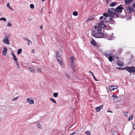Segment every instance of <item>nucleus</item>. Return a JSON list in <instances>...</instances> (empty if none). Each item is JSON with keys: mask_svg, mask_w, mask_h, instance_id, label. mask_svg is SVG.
<instances>
[{"mask_svg": "<svg viewBox=\"0 0 135 135\" xmlns=\"http://www.w3.org/2000/svg\"><path fill=\"white\" fill-rule=\"evenodd\" d=\"M94 19V17L93 16H92L91 17H89L88 20L86 21V22L90 21L91 20H93Z\"/></svg>", "mask_w": 135, "mask_h": 135, "instance_id": "obj_21", "label": "nucleus"}, {"mask_svg": "<svg viewBox=\"0 0 135 135\" xmlns=\"http://www.w3.org/2000/svg\"><path fill=\"white\" fill-rule=\"evenodd\" d=\"M117 64L119 66H123V64H121L119 62H118L117 63Z\"/></svg>", "mask_w": 135, "mask_h": 135, "instance_id": "obj_39", "label": "nucleus"}, {"mask_svg": "<svg viewBox=\"0 0 135 135\" xmlns=\"http://www.w3.org/2000/svg\"><path fill=\"white\" fill-rule=\"evenodd\" d=\"M124 115L126 116H127L128 115V113L127 112H125L124 113Z\"/></svg>", "mask_w": 135, "mask_h": 135, "instance_id": "obj_43", "label": "nucleus"}, {"mask_svg": "<svg viewBox=\"0 0 135 135\" xmlns=\"http://www.w3.org/2000/svg\"><path fill=\"white\" fill-rule=\"evenodd\" d=\"M110 112L112 113V112L111 111H108L107 112Z\"/></svg>", "mask_w": 135, "mask_h": 135, "instance_id": "obj_52", "label": "nucleus"}, {"mask_svg": "<svg viewBox=\"0 0 135 135\" xmlns=\"http://www.w3.org/2000/svg\"><path fill=\"white\" fill-rule=\"evenodd\" d=\"M109 89L111 91L114 90V89L113 88V85L110 86L109 87Z\"/></svg>", "mask_w": 135, "mask_h": 135, "instance_id": "obj_22", "label": "nucleus"}, {"mask_svg": "<svg viewBox=\"0 0 135 135\" xmlns=\"http://www.w3.org/2000/svg\"><path fill=\"white\" fill-rule=\"evenodd\" d=\"M103 18H104V17L103 16H100V17L99 19L100 20H102V19H103Z\"/></svg>", "mask_w": 135, "mask_h": 135, "instance_id": "obj_47", "label": "nucleus"}, {"mask_svg": "<svg viewBox=\"0 0 135 135\" xmlns=\"http://www.w3.org/2000/svg\"><path fill=\"white\" fill-rule=\"evenodd\" d=\"M23 39L27 41L28 42L27 44V45H29L30 44H32V42L28 38L26 37H24Z\"/></svg>", "mask_w": 135, "mask_h": 135, "instance_id": "obj_16", "label": "nucleus"}, {"mask_svg": "<svg viewBox=\"0 0 135 135\" xmlns=\"http://www.w3.org/2000/svg\"><path fill=\"white\" fill-rule=\"evenodd\" d=\"M104 21H101L97 25L95 26L94 27L96 30L99 32L105 29L106 27V25L104 23Z\"/></svg>", "mask_w": 135, "mask_h": 135, "instance_id": "obj_1", "label": "nucleus"}, {"mask_svg": "<svg viewBox=\"0 0 135 135\" xmlns=\"http://www.w3.org/2000/svg\"><path fill=\"white\" fill-rule=\"evenodd\" d=\"M12 26V24L11 23L8 22L7 23V26L8 27H11Z\"/></svg>", "mask_w": 135, "mask_h": 135, "instance_id": "obj_40", "label": "nucleus"}, {"mask_svg": "<svg viewBox=\"0 0 135 135\" xmlns=\"http://www.w3.org/2000/svg\"><path fill=\"white\" fill-rule=\"evenodd\" d=\"M16 61V65H17L18 66H19V64L18 62V61Z\"/></svg>", "mask_w": 135, "mask_h": 135, "instance_id": "obj_46", "label": "nucleus"}, {"mask_svg": "<svg viewBox=\"0 0 135 135\" xmlns=\"http://www.w3.org/2000/svg\"><path fill=\"white\" fill-rule=\"evenodd\" d=\"M133 116L132 115H131V117L128 118V120L129 121L132 120L133 118Z\"/></svg>", "mask_w": 135, "mask_h": 135, "instance_id": "obj_29", "label": "nucleus"}, {"mask_svg": "<svg viewBox=\"0 0 135 135\" xmlns=\"http://www.w3.org/2000/svg\"><path fill=\"white\" fill-rule=\"evenodd\" d=\"M116 69H118L119 70H124V69H123V68H120V67H118V68H116Z\"/></svg>", "mask_w": 135, "mask_h": 135, "instance_id": "obj_44", "label": "nucleus"}, {"mask_svg": "<svg viewBox=\"0 0 135 135\" xmlns=\"http://www.w3.org/2000/svg\"><path fill=\"white\" fill-rule=\"evenodd\" d=\"M123 8V7H121L119 6H118L116 9H115L116 12L117 13L121 12H122V10Z\"/></svg>", "mask_w": 135, "mask_h": 135, "instance_id": "obj_12", "label": "nucleus"}, {"mask_svg": "<svg viewBox=\"0 0 135 135\" xmlns=\"http://www.w3.org/2000/svg\"><path fill=\"white\" fill-rule=\"evenodd\" d=\"M50 99L51 100V101L54 103H56V101L54 100V99H53L52 98H50Z\"/></svg>", "mask_w": 135, "mask_h": 135, "instance_id": "obj_30", "label": "nucleus"}, {"mask_svg": "<svg viewBox=\"0 0 135 135\" xmlns=\"http://www.w3.org/2000/svg\"><path fill=\"white\" fill-rule=\"evenodd\" d=\"M93 78L95 81H98V80L96 79V78L95 77V76H94V77H93Z\"/></svg>", "mask_w": 135, "mask_h": 135, "instance_id": "obj_48", "label": "nucleus"}, {"mask_svg": "<svg viewBox=\"0 0 135 135\" xmlns=\"http://www.w3.org/2000/svg\"><path fill=\"white\" fill-rule=\"evenodd\" d=\"M112 55H110L109 56L108 58L110 62H112V60H114L113 59L112 57L111 56Z\"/></svg>", "mask_w": 135, "mask_h": 135, "instance_id": "obj_25", "label": "nucleus"}, {"mask_svg": "<svg viewBox=\"0 0 135 135\" xmlns=\"http://www.w3.org/2000/svg\"><path fill=\"white\" fill-rule=\"evenodd\" d=\"M113 135H118V133L116 131H113Z\"/></svg>", "mask_w": 135, "mask_h": 135, "instance_id": "obj_37", "label": "nucleus"}, {"mask_svg": "<svg viewBox=\"0 0 135 135\" xmlns=\"http://www.w3.org/2000/svg\"><path fill=\"white\" fill-rule=\"evenodd\" d=\"M35 52V50H32V52L33 53H34Z\"/></svg>", "mask_w": 135, "mask_h": 135, "instance_id": "obj_53", "label": "nucleus"}, {"mask_svg": "<svg viewBox=\"0 0 135 135\" xmlns=\"http://www.w3.org/2000/svg\"><path fill=\"white\" fill-rule=\"evenodd\" d=\"M91 43L92 45L94 46H98L97 43L95 42V40L92 38V40L91 41Z\"/></svg>", "mask_w": 135, "mask_h": 135, "instance_id": "obj_18", "label": "nucleus"}, {"mask_svg": "<svg viewBox=\"0 0 135 135\" xmlns=\"http://www.w3.org/2000/svg\"><path fill=\"white\" fill-rule=\"evenodd\" d=\"M37 71L38 72L41 73H42L41 69L40 68H38L37 69Z\"/></svg>", "mask_w": 135, "mask_h": 135, "instance_id": "obj_41", "label": "nucleus"}, {"mask_svg": "<svg viewBox=\"0 0 135 135\" xmlns=\"http://www.w3.org/2000/svg\"><path fill=\"white\" fill-rule=\"evenodd\" d=\"M7 47H4L2 51V54L3 55L5 56L7 52Z\"/></svg>", "mask_w": 135, "mask_h": 135, "instance_id": "obj_15", "label": "nucleus"}, {"mask_svg": "<svg viewBox=\"0 0 135 135\" xmlns=\"http://www.w3.org/2000/svg\"><path fill=\"white\" fill-rule=\"evenodd\" d=\"M66 76H67V78L68 79H70V78H71L69 74H68V73H66Z\"/></svg>", "mask_w": 135, "mask_h": 135, "instance_id": "obj_34", "label": "nucleus"}, {"mask_svg": "<svg viewBox=\"0 0 135 135\" xmlns=\"http://www.w3.org/2000/svg\"><path fill=\"white\" fill-rule=\"evenodd\" d=\"M108 12L107 14L109 15L110 16L113 17L114 15L116 16L117 17H119V15H118L116 12L115 9L113 8H109L108 9Z\"/></svg>", "mask_w": 135, "mask_h": 135, "instance_id": "obj_3", "label": "nucleus"}, {"mask_svg": "<svg viewBox=\"0 0 135 135\" xmlns=\"http://www.w3.org/2000/svg\"><path fill=\"white\" fill-rule=\"evenodd\" d=\"M92 76H93V77H94V76H95L94 75L93 73V74H92Z\"/></svg>", "mask_w": 135, "mask_h": 135, "instance_id": "obj_56", "label": "nucleus"}, {"mask_svg": "<svg viewBox=\"0 0 135 135\" xmlns=\"http://www.w3.org/2000/svg\"><path fill=\"white\" fill-rule=\"evenodd\" d=\"M22 51V49H19L17 51V54L19 55L21 53Z\"/></svg>", "mask_w": 135, "mask_h": 135, "instance_id": "obj_24", "label": "nucleus"}, {"mask_svg": "<svg viewBox=\"0 0 135 135\" xmlns=\"http://www.w3.org/2000/svg\"><path fill=\"white\" fill-rule=\"evenodd\" d=\"M73 15L75 16H76L78 15V13L76 11H74L73 13Z\"/></svg>", "mask_w": 135, "mask_h": 135, "instance_id": "obj_28", "label": "nucleus"}, {"mask_svg": "<svg viewBox=\"0 0 135 135\" xmlns=\"http://www.w3.org/2000/svg\"><path fill=\"white\" fill-rule=\"evenodd\" d=\"M89 73L91 74H93V73L91 71H89Z\"/></svg>", "mask_w": 135, "mask_h": 135, "instance_id": "obj_50", "label": "nucleus"}, {"mask_svg": "<svg viewBox=\"0 0 135 135\" xmlns=\"http://www.w3.org/2000/svg\"><path fill=\"white\" fill-rule=\"evenodd\" d=\"M42 11H41V12H42Z\"/></svg>", "mask_w": 135, "mask_h": 135, "instance_id": "obj_63", "label": "nucleus"}, {"mask_svg": "<svg viewBox=\"0 0 135 135\" xmlns=\"http://www.w3.org/2000/svg\"><path fill=\"white\" fill-rule=\"evenodd\" d=\"M113 88L114 89V90L117 89L118 88V86H114L113 85Z\"/></svg>", "mask_w": 135, "mask_h": 135, "instance_id": "obj_45", "label": "nucleus"}, {"mask_svg": "<svg viewBox=\"0 0 135 135\" xmlns=\"http://www.w3.org/2000/svg\"><path fill=\"white\" fill-rule=\"evenodd\" d=\"M27 101L30 104H32L34 103V101L32 98H27Z\"/></svg>", "mask_w": 135, "mask_h": 135, "instance_id": "obj_11", "label": "nucleus"}, {"mask_svg": "<svg viewBox=\"0 0 135 135\" xmlns=\"http://www.w3.org/2000/svg\"><path fill=\"white\" fill-rule=\"evenodd\" d=\"M3 42L6 44H9V41L8 37L7 36H6L4 38L3 40Z\"/></svg>", "mask_w": 135, "mask_h": 135, "instance_id": "obj_10", "label": "nucleus"}, {"mask_svg": "<svg viewBox=\"0 0 135 135\" xmlns=\"http://www.w3.org/2000/svg\"><path fill=\"white\" fill-rule=\"evenodd\" d=\"M30 71L32 73H35V71L34 69L32 68H30Z\"/></svg>", "mask_w": 135, "mask_h": 135, "instance_id": "obj_35", "label": "nucleus"}, {"mask_svg": "<svg viewBox=\"0 0 135 135\" xmlns=\"http://www.w3.org/2000/svg\"><path fill=\"white\" fill-rule=\"evenodd\" d=\"M90 133V132L89 131H86L85 132V133L88 135H90L91 134Z\"/></svg>", "mask_w": 135, "mask_h": 135, "instance_id": "obj_32", "label": "nucleus"}, {"mask_svg": "<svg viewBox=\"0 0 135 135\" xmlns=\"http://www.w3.org/2000/svg\"><path fill=\"white\" fill-rule=\"evenodd\" d=\"M1 119H0V122L1 121Z\"/></svg>", "mask_w": 135, "mask_h": 135, "instance_id": "obj_62", "label": "nucleus"}, {"mask_svg": "<svg viewBox=\"0 0 135 135\" xmlns=\"http://www.w3.org/2000/svg\"><path fill=\"white\" fill-rule=\"evenodd\" d=\"M42 11H41V12H42Z\"/></svg>", "mask_w": 135, "mask_h": 135, "instance_id": "obj_64", "label": "nucleus"}, {"mask_svg": "<svg viewBox=\"0 0 135 135\" xmlns=\"http://www.w3.org/2000/svg\"><path fill=\"white\" fill-rule=\"evenodd\" d=\"M133 128L134 129H135V124H133Z\"/></svg>", "mask_w": 135, "mask_h": 135, "instance_id": "obj_51", "label": "nucleus"}, {"mask_svg": "<svg viewBox=\"0 0 135 135\" xmlns=\"http://www.w3.org/2000/svg\"><path fill=\"white\" fill-rule=\"evenodd\" d=\"M92 76H93V77H94V76H95L94 75L93 73V74H92Z\"/></svg>", "mask_w": 135, "mask_h": 135, "instance_id": "obj_57", "label": "nucleus"}, {"mask_svg": "<svg viewBox=\"0 0 135 135\" xmlns=\"http://www.w3.org/2000/svg\"><path fill=\"white\" fill-rule=\"evenodd\" d=\"M70 62L74 63L75 58L74 56H72L70 58Z\"/></svg>", "mask_w": 135, "mask_h": 135, "instance_id": "obj_20", "label": "nucleus"}, {"mask_svg": "<svg viewBox=\"0 0 135 135\" xmlns=\"http://www.w3.org/2000/svg\"><path fill=\"white\" fill-rule=\"evenodd\" d=\"M117 2H111L110 3V5L111 7H114L117 4Z\"/></svg>", "mask_w": 135, "mask_h": 135, "instance_id": "obj_19", "label": "nucleus"}, {"mask_svg": "<svg viewBox=\"0 0 135 135\" xmlns=\"http://www.w3.org/2000/svg\"><path fill=\"white\" fill-rule=\"evenodd\" d=\"M124 70H127L129 73H133L135 72V68L133 66L131 67L129 66L125 67L124 68Z\"/></svg>", "mask_w": 135, "mask_h": 135, "instance_id": "obj_5", "label": "nucleus"}, {"mask_svg": "<svg viewBox=\"0 0 135 135\" xmlns=\"http://www.w3.org/2000/svg\"><path fill=\"white\" fill-rule=\"evenodd\" d=\"M37 126L40 129H42V127L41 126V125L39 123H38L37 124Z\"/></svg>", "mask_w": 135, "mask_h": 135, "instance_id": "obj_31", "label": "nucleus"}, {"mask_svg": "<svg viewBox=\"0 0 135 135\" xmlns=\"http://www.w3.org/2000/svg\"><path fill=\"white\" fill-rule=\"evenodd\" d=\"M103 15L105 16L104 19L106 22H110V24H114L115 23V22L113 20L112 17L110 16L106 13H104Z\"/></svg>", "mask_w": 135, "mask_h": 135, "instance_id": "obj_2", "label": "nucleus"}, {"mask_svg": "<svg viewBox=\"0 0 135 135\" xmlns=\"http://www.w3.org/2000/svg\"><path fill=\"white\" fill-rule=\"evenodd\" d=\"M130 2L131 1L130 0H125V3L126 4L128 3L129 2Z\"/></svg>", "mask_w": 135, "mask_h": 135, "instance_id": "obj_38", "label": "nucleus"}, {"mask_svg": "<svg viewBox=\"0 0 135 135\" xmlns=\"http://www.w3.org/2000/svg\"><path fill=\"white\" fill-rule=\"evenodd\" d=\"M105 54L107 57L109 56L110 55H113V53L111 51L108 52L107 51L105 52Z\"/></svg>", "mask_w": 135, "mask_h": 135, "instance_id": "obj_14", "label": "nucleus"}, {"mask_svg": "<svg viewBox=\"0 0 135 135\" xmlns=\"http://www.w3.org/2000/svg\"><path fill=\"white\" fill-rule=\"evenodd\" d=\"M104 36V34L102 33H96L94 34L93 36L97 38H102Z\"/></svg>", "mask_w": 135, "mask_h": 135, "instance_id": "obj_6", "label": "nucleus"}, {"mask_svg": "<svg viewBox=\"0 0 135 135\" xmlns=\"http://www.w3.org/2000/svg\"><path fill=\"white\" fill-rule=\"evenodd\" d=\"M0 20L2 21L3 20L4 22H6V18H4L3 17L1 18H0Z\"/></svg>", "mask_w": 135, "mask_h": 135, "instance_id": "obj_27", "label": "nucleus"}, {"mask_svg": "<svg viewBox=\"0 0 135 135\" xmlns=\"http://www.w3.org/2000/svg\"><path fill=\"white\" fill-rule=\"evenodd\" d=\"M114 34L113 33H111L110 34L107 35V38L109 40H111L114 38L115 37L113 36Z\"/></svg>", "mask_w": 135, "mask_h": 135, "instance_id": "obj_9", "label": "nucleus"}, {"mask_svg": "<svg viewBox=\"0 0 135 135\" xmlns=\"http://www.w3.org/2000/svg\"><path fill=\"white\" fill-rule=\"evenodd\" d=\"M118 58V57H117V59Z\"/></svg>", "mask_w": 135, "mask_h": 135, "instance_id": "obj_61", "label": "nucleus"}, {"mask_svg": "<svg viewBox=\"0 0 135 135\" xmlns=\"http://www.w3.org/2000/svg\"><path fill=\"white\" fill-rule=\"evenodd\" d=\"M30 7L31 9H33L34 8V6L33 4H31L30 5Z\"/></svg>", "mask_w": 135, "mask_h": 135, "instance_id": "obj_33", "label": "nucleus"}, {"mask_svg": "<svg viewBox=\"0 0 135 135\" xmlns=\"http://www.w3.org/2000/svg\"><path fill=\"white\" fill-rule=\"evenodd\" d=\"M112 97L114 98V100L115 102L119 101L121 100V98L120 97H117L116 95H112Z\"/></svg>", "mask_w": 135, "mask_h": 135, "instance_id": "obj_8", "label": "nucleus"}, {"mask_svg": "<svg viewBox=\"0 0 135 135\" xmlns=\"http://www.w3.org/2000/svg\"><path fill=\"white\" fill-rule=\"evenodd\" d=\"M103 107V105H100V106L96 107L95 108V110L96 112H99L100 110Z\"/></svg>", "mask_w": 135, "mask_h": 135, "instance_id": "obj_13", "label": "nucleus"}, {"mask_svg": "<svg viewBox=\"0 0 135 135\" xmlns=\"http://www.w3.org/2000/svg\"><path fill=\"white\" fill-rule=\"evenodd\" d=\"M124 10L127 13H130L133 10V9L131 6H128L126 7Z\"/></svg>", "mask_w": 135, "mask_h": 135, "instance_id": "obj_7", "label": "nucleus"}, {"mask_svg": "<svg viewBox=\"0 0 135 135\" xmlns=\"http://www.w3.org/2000/svg\"><path fill=\"white\" fill-rule=\"evenodd\" d=\"M11 54L12 55V56H13L15 55V54L13 52H12L11 53Z\"/></svg>", "mask_w": 135, "mask_h": 135, "instance_id": "obj_49", "label": "nucleus"}, {"mask_svg": "<svg viewBox=\"0 0 135 135\" xmlns=\"http://www.w3.org/2000/svg\"><path fill=\"white\" fill-rule=\"evenodd\" d=\"M18 97H15V98L13 99L12 100L14 101H15L17 100L18 99Z\"/></svg>", "mask_w": 135, "mask_h": 135, "instance_id": "obj_42", "label": "nucleus"}, {"mask_svg": "<svg viewBox=\"0 0 135 135\" xmlns=\"http://www.w3.org/2000/svg\"><path fill=\"white\" fill-rule=\"evenodd\" d=\"M45 0H42V2H44V1Z\"/></svg>", "mask_w": 135, "mask_h": 135, "instance_id": "obj_59", "label": "nucleus"}, {"mask_svg": "<svg viewBox=\"0 0 135 135\" xmlns=\"http://www.w3.org/2000/svg\"><path fill=\"white\" fill-rule=\"evenodd\" d=\"M13 58L14 60L15 61H17V57L15 55L13 56Z\"/></svg>", "mask_w": 135, "mask_h": 135, "instance_id": "obj_36", "label": "nucleus"}, {"mask_svg": "<svg viewBox=\"0 0 135 135\" xmlns=\"http://www.w3.org/2000/svg\"><path fill=\"white\" fill-rule=\"evenodd\" d=\"M133 6H134V8H135V4H133Z\"/></svg>", "mask_w": 135, "mask_h": 135, "instance_id": "obj_58", "label": "nucleus"}, {"mask_svg": "<svg viewBox=\"0 0 135 135\" xmlns=\"http://www.w3.org/2000/svg\"><path fill=\"white\" fill-rule=\"evenodd\" d=\"M6 6L9 9L12 10H13V9L10 6L9 3L7 4Z\"/></svg>", "mask_w": 135, "mask_h": 135, "instance_id": "obj_23", "label": "nucleus"}, {"mask_svg": "<svg viewBox=\"0 0 135 135\" xmlns=\"http://www.w3.org/2000/svg\"><path fill=\"white\" fill-rule=\"evenodd\" d=\"M78 132V131H75V132L74 133H75V134Z\"/></svg>", "mask_w": 135, "mask_h": 135, "instance_id": "obj_55", "label": "nucleus"}, {"mask_svg": "<svg viewBox=\"0 0 135 135\" xmlns=\"http://www.w3.org/2000/svg\"><path fill=\"white\" fill-rule=\"evenodd\" d=\"M74 63L73 62H70V65L71 67L72 68V69L73 71L74 72L75 71V66H74Z\"/></svg>", "mask_w": 135, "mask_h": 135, "instance_id": "obj_17", "label": "nucleus"}, {"mask_svg": "<svg viewBox=\"0 0 135 135\" xmlns=\"http://www.w3.org/2000/svg\"><path fill=\"white\" fill-rule=\"evenodd\" d=\"M109 1H110V0H106V1H107V2H109Z\"/></svg>", "mask_w": 135, "mask_h": 135, "instance_id": "obj_60", "label": "nucleus"}, {"mask_svg": "<svg viewBox=\"0 0 135 135\" xmlns=\"http://www.w3.org/2000/svg\"><path fill=\"white\" fill-rule=\"evenodd\" d=\"M56 56L57 61L62 67H64V65L63 64L62 60L59 53L57 51H56Z\"/></svg>", "mask_w": 135, "mask_h": 135, "instance_id": "obj_4", "label": "nucleus"}, {"mask_svg": "<svg viewBox=\"0 0 135 135\" xmlns=\"http://www.w3.org/2000/svg\"><path fill=\"white\" fill-rule=\"evenodd\" d=\"M58 93H55L53 94V96L54 97H57L58 96Z\"/></svg>", "mask_w": 135, "mask_h": 135, "instance_id": "obj_26", "label": "nucleus"}, {"mask_svg": "<svg viewBox=\"0 0 135 135\" xmlns=\"http://www.w3.org/2000/svg\"><path fill=\"white\" fill-rule=\"evenodd\" d=\"M40 27L41 28V29H42V25L40 26Z\"/></svg>", "mask_w": 135, "mask_h": 135, "instance_id": "obj_54", "label": "nucleus"}]
</instances>
